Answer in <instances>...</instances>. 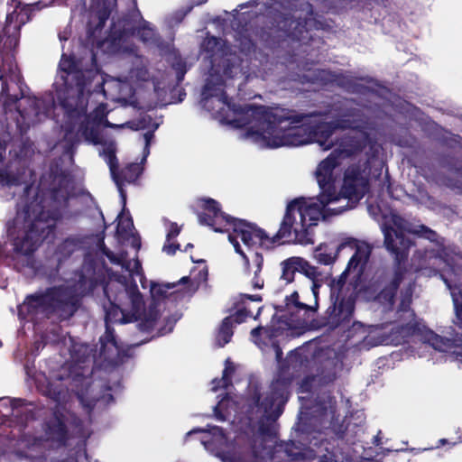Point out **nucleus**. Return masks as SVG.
I'll list each match as a JSON object with an SVG mask.
<instances>
[{
  "label": "nucleus",
  "instance_id": "1",
  "mask_svg": "<svg viewBox=\"0 0 462 462\" xmlns=\"http://www.w3.org/2000/svg\"><path fill=\"white\" fill-rule=\"evenodd\" d=\"M368 158L350 165L345 171L341 191L334 189L320 191L316 198H299L290 202L279 230L269 236L256 226L233 218L221 211L217 201L201 199L203 211L199 214L201 225L210 226L215 232L227 233L235 251L245 260L249 272L254 273L252 285L254 289L263 286L259 276L263 257L254 250L257 247L270 249L282 239L300 245L313 244V226L319 221L339 215L356 207L368 187Z\"/></svg>",
  "mask_w": 462,
  "mask_h": 462
},
{
  "label": "nucleus",
  "instance_id": "2",
  "mask_svg": "<svg viewBox=\"0 0 462 462\" xmlns=\"http://www.w3.org/2000/svg\"><path fill=\"white\" fill-rule=\"evenodd\" d=\"M384 236V245L386 249L395 256L397 265L392 272H380L375 274L368 286L365 289V295L367 300H374L380 303L384 310H392L393 299L398 286L404 282L406 287L402 291L401 302L398 311L402 312V324L393 327L389 338H383L380 343L389 342L399 345L410 337H417L425 344H429L433 349L448 354L455 360L462 364V283H456L455 280L446 277V274L452 273L457 275L454 267L448 259L444 258V249L438 255L433 250L426 251L422 263H420L417 269L430 266L442 272L441 277L450 291L455 310V319L453 323L459 331L452 328L454 335L452 338H444L424 325L415 321L414 314L410 310L412 296L411 279L407 277V271L402 263L408 255V250L411 245V240L406 234H413L427 238L430 241L437 240V234L424 225L412 226L402 217L391 213L385 216L381 225Z\"/></svg>",
  "mask_w": 462,
  "mask_h": 462
},
{
  "label": "nucleus",
  "instance_id": "3",
  "mask_svg": "<svg viewBox=\"0 0 462 462\" xmlns=\"http://www.w3.org/2000/svg\"><path fill=\"white\" fill-rule=\"evenodd\" d=\"M134 64L135 68L131 69L129 77L123 79L99 75L93 60L90 68L87 69L82 60L76 61L73 57L65 54L61 56L54 87L57 99L68 118L69 129L66 138L69 139L75 132L78 141L84 139L88 143H98L97 128L100 125H105L106 106L100 104L88 115V97L92 92H100L112 101L126 103L135 91L134 85L145 82L157 96H162L164 86L161 87V83L154 79L149 80V73L140 58L135 57Z\"/></svg>",
  "mask_w": 462,
  "mask_h": 462
},
{
  "label": "nucleus",
  "instance_id": "4",
  "mask_svg": "<svg viewBox=\"0 0 462 462\" xmlns=\"http://www.w3.org/2000/svg\"><path fill=\"white\" fill-rule=\"evenodd\" d=\"M224 75L209 73L202 90L201 104L213 118L234 128H245L240 138L259 148L300 145L315 140L316 134L307 129V116L282 107L232 105L224 91Z\"/></svg>",
  "mask_w": 462,
  "mask_h": 462
},
{
  "label": "nucleus",
  "instance_id": "5",
  "mask_svg": "<svg viewBox=\"0 0 462 462\" xmlns=\"http://www.w3.org/2000/svg\"><path fill=\"white\" fill-rule=\"evenodd\" d=\"M68 192L53 191L50 198L37 196L32 201L22 199L15 217L6 224V232L13 247L11 255L17 270L32 264V257L40 246L45 230L48 232L61 217L60 208L65 206Z\"/></svg>",
  "mask_w": 462,
  "mask_h": 462
},
{
  "label": "nucleus",
  "instance_id": "6",
  "mask_svg": "<svg viewBox=\"0 0 462 462\" xmlns=\"http://www.w3.org/2000/svg\"><path fill=\"white\" fill-rule=\"evenodd\" d=\"M311 120H305L307 129L316 134L315 140L308 142L305 144L317 143L323 150H328L336 145L334 151L323 160L316 171V179L320 191L334 189V169L340 163V160L348 158L359 151L370 145V150L374 149L368 134L361 129H357L355 120L342 118L333 121L329 120L328 116L319 114H300ZM300 144L299 146H300Z\"/></svg>",
  "mask_w": 462,
  "mask_h": 462
},
{
  "label": "nucleus",
  "instance_id": "7",
  "mask_svg": "<svg viewBox=\"0 0 462 462\" xmlns=\"http://www.w3.org/2000/svg\"><path fill=\"white\" fill-rule=\"evenodd\" d=\"M120 290L113 296L111 291L112 284L105 288V293L110 300L109 307H105L106 332L100 337V353L105 359H110L118 354V346L116 341L114 331L110 323H128L140 319L138 327L140 330L152 332L157 330L158 336L170 333L177 321L174 318H164L161 319L159 311L155 308H150L149 311L141 318V310L143 307V300L136 285H127L125 282L119 281Z\"/></svg>",
  "mask_w": 462,
  "mask_h": 462
},
{
  "label": "nucleus",
  "instance_id": "8",
  "mask_svg": "<svg viewBox=\"0 0 462 462\" xmlns=\"http://www.w3.org/2000/svg\"><path fill=\"white\" fill-rule=\"evenodd\" d=\"M62 344L68 350L69 357L66 360L65 366L69 370V376L72 377L75 386L79 384L85 386V391L78 390V398L88 413L97 404L105 405L112 402L113 396L109 393H104L100 397L96 395L88 400L89 391L92 393L96 385H90L88 375L91 372L90 364L92 363L91 352L89 346L82 343L75 342L71 337H64Z\"/></svg>",
  "mask_w": 462,
  "mask_h": 462
},
{
  "label": "nucleus",
  "instance_id": "9",
  "mask_svg": "<svg viewBox=\"0 0 462 462\" xmlns=\"http://www.w3.org/2000/svg\"><path fill=\"white\" fill-rule=\"evenodd\" d=\"M76 293L69 286H55L28 296L20 306V314L32 316H57L65 319L76 310Z\"/></svg>",
  "mask_w": 462,
  "mask_h": 462
},
{
  "label": "nucleus",
  "instance_id": "10",
  "mask_svg": "<svg viewBox=\"0 0 462 462\" xmlns=\"http://www.w3.org/2000/svg\"><path fill=\"white\" fill-rule=\"evenodd\" d=\"M354 251V254L350 258L346 269L340 275L338 283L345 282L347 276L352 275V279L356 280L362 274L364 268L370 257L371 246L362 241L354 238H346L343 240L336 248L329 247L327 244L319 245L314 252V258L321 264L328 265L333 263L338 254L344 250Z\"/></svg>",
  "mask_w": 462,
  "mask_h": 462
},
{
  "label": "nucleus",
  "instance_id": "11",
  "mask_svg": "<svg viewBox=\"0 0 462 462\" xmlns=\"http://www.w3.org/2000/svg\"><path fill=\"white\" fill-rule=\"evenodd\" d=\"M136 21L124 20L114 23L107 39L101 42V48L112 54L120 52H134L132 38L135 35L144 43L152 44L156 42V36L150 24L140 19L138 25Z\"/></svg>",
  "mask_w": 462,
  "mask_h": 462
},
{
  "label": "nucleus",
  "instance_id": "12",
  "mask_svg": "<svg viewBox=\"0 0 462 462\" xmlns=\"http://www.w3.org/2000/svg\"><path fill=\"white\" fill-rule=\"evenodd\" d=\"M261 301L262 297L258 294L241 295V300L236 303L235 312L225 318L218 328L216 336V342L218 346H224L230 341L235 324L244 322L248 317L257 318L262 309Z\"/></svg>",
  "mask_w": 462,
  "mask_h": 462
},
{
  "label": "nucleus",
  "instance_id": "13",
  "mask_svg": "<svg viewBox=\"0 0 462 462\" xmlns=\"http://www.w3.org/2000/svg\"><path fill=\"white\" fill-rule=\"evenodd\" d=\"M202 55L211 64L209 73L220 75L221 64H223V75L226 78H234L241 71L238 66L231 64L235 57L227 54L224 49V43L216 37H207L202 43Z\"/></svg>",
  "mask_w": 462,
  "mask_h": 462
},
{
  "label": "nucleus",
  "instance_id": "14",
  "mask_svg": "<svg viewBox=\"0 0 462 462\" xmlns=\"http://www.w3.org/2000/svg\"><path fill=\"white\" fill-rule=\"evenodd\" d=\"M52 106L53 98L50 95L42 98L23 96L17 107L20 116L17 125L21 131H26L31 125L44 120Z\"/></svg>",
  "mask_w": 462,
  "mask_h": 462
},
{
  "label": "nucleus",
  "instance_id": "15",
  "mask_svg": "<svg viewBox=\"0 0 462 462\" xmlns=\"http://www.w3.org/2000/svg\"><path fill=\"white\" fill-rule=\"evenodd\" d=\"M106 162L114 181L116 184L124 207L125 206L126 195L123 189L124 183H132L137 180L143 171V168L138 163H130L120 172H117V161L116 157V146L114 143L108 144L104 149Z\"/></svg>",
  "mask_w": 462,
  "mask_h": 462
},
{
  "label": "nucleus",
  "instance_id": "16",
  "mask_svg": "<svg viewBox=\"0 0 462 462\" xmlns=\"http://www.w3.org/2000/svg\"><path fill=\"white\" fill-rule=\"evenodd\" d=\"M197 432L203 433L200 441L205 448L214 453L217 457H220L222 461L243 462L241 457H236L234 454L226 453V448L228 447V442L220 428L214 426L208 430L194 429L187 433V437H189Z\"/></svg>",
  "mask_w": 462,
  "mask_h": 462
},
{
  "label": "nucleus",
  "instance_id": "17",
  "mask_svg": "<svg viewBox=\"0 0 462 462\" xmlns=\"http://www.w3.org/2000/svg\"><path fill=\"white\" fill-rule=\"evenodd\" d=\"M300 262L299 273H303L307 278L310 280V290L314 298V306L300 302L299 300V293L297 291L292 292L286 298V306L290 310H304L305 312L315 311L318 306L317 300L319 285L317 282V278L319 275V273L316 267L312 266L304 258L300 257Z\"/></svg>",
  "mask_w": 462,
  "mask_h": 462
},
{
  "label": "nucleus",
  "instance_id": "18",
  "mask_svg": "<svg viewBox=\"0 0 462 462\" xmlns=\"http://www.w3.org/2000/svg\"><path fill=\"white\" fill-rule=\"evenodd\" d=\"M300 262L299 273H303L307 278L310 280V290L314 298V306L300 302L299 300V293L297 291L292 292L286 298V306L290 310H304L305 312L315 311L318 306L317 300L319 285L317 282V278L319 275V273L316 267L312 266L304 258L300 257Z\"/></svg>",
  "mask_w": 462,
  "mask_h": 462
},
{
  "label": "nucleus",
  "instance_id": "19",
  "mask_svg": "<svg viewBox=\"0 0 462 462\" xmlns=\"http://www.w3.org/2000/svg\"><path fill=\"white\" fill-rule=\"evenodd\" d=\"M288 383L284 380H276L271 385V392L259 403V398L254 401L257 411L267 418L277 417L282 412L280 407L287 401Z\"/></svg>",
  "mask_w": 462,
  "mask_h": 462
},
{
  "label": "nucleus",
  "instance_id": "20",
  "mask_svg": "<svg viewBox=\"0 0 462 462\" xmlns=\"http://www.w3.org/2000/svg\"><path fill=\"white\" fill-rule=\"evenodd\" d=\"M115 5L116 0H104L102 6L98 5L88 12V29L92 36L103 28Z\"/></svg>",
  "mask_w": 462,
  "mask_h": 462
},
{
  "label": "nucleus",
  "instance_id": "21",
  "mask_svg": "<svg viewBox=\"0 0 462 462\" xmlns=\"http://www.w3.org/2000/svg\"><path fill=\"white\" fill-rule=\"evenodd\" d=\"M15 2H17V5L6 17V25L4 28L5 34L18 32L30 20L31 10L35 6L26 5L21 0H16Z\"/></svg>",
  "mask_w": 462,
  "mask_h": 462
},
{
  "label": "nucleus",
  "instance_id": "22",
  "mask_svg": "<svg viewBox=\"0 0 462 462\" xmlns=\"http://www.w3.org/2000/svg\"><path fill=\"white\" fill-rule=\"evenodd\" d=\"M280 334V330L274 328H269L264 327H258L251 331L253 341L261 348L263 346H267L269 343L271 344L278 362L282 357V352L274 338L279 337Z\"/></svg>",
  "mask_w": 462,
  "mask_h": 462
},
{
  "label": "nucleus",
  "instance_id": "23",
  "mask_svg": "<svg viewBox=\"0 0 462 462\" xmlns=\"http://www.w3.org/2000/svg\"><path fill=\"white\" fill-rule=\"evenodd\" d=\"M27 170L17 163H10L5 168H0V185L9 189H16L25 183Z\"/></svg>",
  "mask_w": 462,
  "mask_h": 462
},
{
  "label": "nucleus",
  "instance_id": "24",
  "mask_svg": "<svg viewBox=\"0 0 462 462\" xmlns=\"http://www.w3.org/2000/svg\"><path fill=\"white\" fill-rule=\"evenodd\" d=\"M100 250L110 260L111 263L120 265L123 269L128 272L131 276H142L141 263L137 259H127V256L125 253L115 254L106 247L103 241L100 245Z\"/></svg>",
  "mask_w": 462,
  "mask_h": 462
},
{
  "label": "nucleus",
  "instance_id": "25",
  "mask_svg": "<svg viewBox=\"0 0 462 462\" xmlns=\"http://www.w3.org/2000/svg\"><path fill=\"white\" fill-rule=\"evenodd\" d=\"M354 312V300L351 298L335 302L329 312V322L338 326L349 323Z\"/></svg>",
  "mask_w": 462,
  "mask_h": 462
},
{
  "label": "nucleus",
  "instance_id": "26",
  "mask_svg": "<svg viewBox=\"0 0 462 462\" xmlns=\"http://www.w3.org/2000/svg\"><path fill=\"white\" fill-rule=\"evenodd\" d=\"M118 223L116 235L119 241H130L131 245L137 251L141 246V241L138 236L134 234V224L131 217H125L123 215L117 217Z\"/></svg>",
  "mask_w": 462,
  "mask_h": 462
},
{
  "label": "nucleus",
  "instance_id": "27",
  "mask_svg": "<svg viewBox=\"0 0 462 462\" xmlns=\"http://www.w3.org/2000/svg\"><path fill=\"white\" fill-rule=\"evenodd\" d=\"M24 401L21 399H0V425L5 423V417L18 416L20 413L19 409L23 407Z\"/></svg>",
  "mask_w": 462,
  "mask_h": 462
},
{
  "label": "nucleus",
  "instance_id": "28",
  "mask_svg": "<svg viewBox=\"0 0 462 462\" xmlns=\"http://www.w3.org/2000/svg\"><path fill=\"white\" fill-rule=\"evenodd\" d=\"M300 256H292L285 259L280 263L282 274L281 279L286 283H291L294 280L295 273L299 272Z\"/></svg>",
  "mask_w": 462,
  "mask_h": 462
},
{
  "label": "nucleus",
  "instance_id": "29",
  "mask_svg": "<svg viewBox=\"0 0 462 462\" xmlns=\"http://www.w3.org/2000/svg\"><path fill=\"white\" fill-rule=\"evenodd\" d=\"M152 117L150 116H143L139 122L135 125L134 123H125V124H112L108 120L105 121V126L111 127L115 129H120L124 128L125 126H129L132 129L139 130V129H145V128H152V130H155L159 126V123H152Z\"/></svg>",
  "mask_w": 462,
  "mask_h": 462
},
{
  "label": "nucleus",
  "instance_id": "30",
  "mask_svg": "<svg viewBox=\"0 0 462 462\" xmlns=\"http://www.w3.org/2000/svg\"><path fill=\"white\" fill-rule=\"evenodd\" d=\"M80 240L78 237H68L61 242L57 248L58 259L69 257L80 247Z\"/></svg>",
  "mask_w": 462,
  "mask_h": 462
},
{
  "label": "nucleus",
  "instance_id": "31",
  "mask_svg": "<svg viewBox=\"0 0 462 462\" xmlns=\"http://www.w3.org/2000/svg\"><path fill=\"white\" fill-rule=\"evenodd\" d=\"M169 61L172 69L176 71L177 83H180L184 79V75L187 71L186 63L176 53L170 55Z\"/></svg>",
  "mask_w": 462,
  "mask_h": 462
},
{
  "label": "nucleus",
  "instance_id": "32",
  "mask_svg": "<svg viewBox=\"0 0 462 462\" xmlns=\"http://www.w3.org/2000/svg\"><path fill=\"white\" fill-rule=\"evenodd\" d=\"M237 404L229 398L222 399L215 408V413L217 419L225 420L226 418L220 414V411H226V415H231V411H236Z\"/></svg>",
  "mask_w": 462,
  "mask_h": 462
},
{
  "label": "nucleus",
  "instance_id": "33",
  "mask_svg": "<svg viewBox=\"0 0 462 462\" xmlns=\"http://www.w3.org/2000/svg\"><path fill=\"white\" fill-rule=\"evenodd\" d=\"M44 393L50 396L51 399L55 400L58 402H60L61 400L65 397V391L61 387L60 384H55L54 383H49L46 389L43 390Z\"/></svg>",
  "mask_w": 462,
  "mask_h": 462
},
{
  "label": "nucleus",
  "instance_id": "34",
  "mask_svg": "<svg viewBox=\"0 0 462 462\" xmlns=\"http://www.w3.org/2000/svg\"><path fill=\"white\" fill-rule=\"evenodd\" d=\"M234 369L229 365L228 362H226V367L223 371V376L221 379H215L212 381V391L216 392L220 387H227V385L230 383V374L233 373Z\"/></svg>",
  "mask_w": 462,
  "mask_h": 462
},
{
  "label": "nucleus",
  "instance_id": "35",
  "mask_svg": "<svg viewBox=\"0 0 462 462\" xmlns=\"http://www.w3.org/2000/svg\"><path fill=\"white\" fill-rule=\"evenodd\" d=\"M153 132H154V130L152 129V131H149L143 134V139H144L145 144H144V148H143V152L142 163H143L146 161L148 155L150 154V144L154 136Z\"/></svg>",
  "mask_w": 462,
  "mask_h": 462
},
{
  "label": "nucleus",
  "instance_id": "36",
  "mask_svg": "<svg viewBox=\"0 0 462 462\" xmlns=\"http://www.w3.org/2000/svg\"><path fill=\"white\" fill-rule=\"evenodd\" d=\"M180 232V227L177 226L175 223H170L168 226V231L166 235V240L168 243L171 241L173 238L177 237Z\"/></svg>",
  "mask_w": 462,
  "mask_h": 462
},
{
  "label": "nucleus",
  "instance_id": "37",
  "mask_svg": "<svg viewBox=\"0 0 462 462\" xmlns=\"http://www.w3.org/2000/svg\"><path fill=\"white\" fill-rule=\"evenodd\" d=\"M178 248H179L178 244L171 243V241H170L168 243V241L166 240V242L162 247V251L164 253H166L167 254H175V252Z\"/></svg>",
  "mask_w": 462,
  "mask_h": 462
},
{
  "label": "nucleus",
  "instance_id": "38",
  "mask_svg": "<svg viewBox=\"0 0 462 462\" xmlns=\"http://www.w3.org/2000/svg\"><path fill=\"white\" fill-rule=\"evenodd\" d=\"M1 95L2 97L5 98V104H7L8 102L15 103L17 101V97L15 96L8 95L6 87H3Z\"/></svg>",
  "mask_w": 462,
  "mask_h": 462
},
{
  "label": "nucleus",
  "instance_id": "39",
  "mask_svg": "<svg viewBox=\"0 0 462 462\" xmlns=\"http://www.w3.org/2000/svg\"><path fill=\"white\" fill-rule=\"evenodd\" d=\"M57 419L59 421L60 431L64 432L67 428V424L69 423V418L61 414L60 417H58Z\"/></svg>",
  "mask_w": 462,
  "mask_h": 462
},
{
  "label": "nucleus",
  "instance_id": "40",
  "mask_svg": "<svg viewBox=\"0 0 462 462\" xmlns=\"http://www.w3.org/2000/svg\"><path fill=\"white\" fill-rule=\"evenodd\" d=\"M151 292L153 296L162 293V288L161 286L152 285L151 288Z\"/></svg>",
  "mask_w": 462,
  "mask_h": 462
},
{
  "label": "nucleus",
  "instance_id": "41",
  "mask_svg": "<svg viewBox=\"0 0 462 462\" xmlns=\"http://www.w3.org/2000/svg\"><path fill=\"white\" fill-rule=\"evenodd\" d=\"M5 147L4 144H2L0 143V162H2V160L4 159L5 157Z\"/></svg>",
  "mask_w": 462,
  "mask_h": 462
},
{
  "label": "nucleus",
  "instance_id": "42",
  "mask_svg": "<svg viewBox=\"0 0 462 462\" xmlns=\"http://www.w3.org/2000/svg\"><path fill=\"white\" fill-rule=\"evenodd\" d=\"M297 357V353H291L289 356H288V362L290 364H292L294 359H296Z\"/></svg>",
  "mask_w": 462,
  "mask_h": 462
},
{
  "label": "nucleus",
  "instance_id": "43",
  "mask_svg": "<svg viewBox=\"0 0 462 462\" xmlns=\"http://www.w3.org/2000/svg\"><path fill=\"white\" fill-rule=\"evenodd\" d=\"M23 191L26 193V196H29L32 191V187L26 185L24 188H23Z\"/></svg>",
  "mask_w": 462,
  "mask_h": 462
},
{
  "label": "nucleus",
  "instance_id": "44",
  "mask_svg": "<svg viewBox=\"0 0 462 462\" xmlns=\"http://www.w3.org/2000/svg\"><path fill=\"white\" fill-rule=\"evenodd\" d=\"M71 423L75 424L76 427H80L82 422L77 419H73Z\"/></svg>",
  "mask_w": 462,
  "mask_h": 462
},
{
  "label": "nucleus",
  "instance_id": "45",
  "mask_svg": "<svg viewBox=\"0 0 462 462\" xmlns=\"http://www.w3.org/2000/svg\"><path fill=\"white\" fill-rule=\"evenodd\" d=\"M188 282H189V278L188 277H183L180 281V283H188Z\"/></svg>",
  "mask_w": 462,
  "mask_h": 462
},
{
  "label": "nucleus",
  "instance_id": "46",
  "mask_svg": "<svg viewBox=\"0 0 462 462\" xmlns=\"http://www.w3.org/2000/svg\"><path fill=\"white\" fill-rule=\"evenodd\" d=\"M59 37H60V41H66L68 39V36L65 35V34L64 35L63 34H60Z\"/></svg>",
  "mask_w": 462,
  "mask_h": 462
},
{
  "label": "nucleus",
  "instance_id": "47",
  "mask_svg": "<svg viewBox=\"0 0 462 462\" xmlns=\"http://www.w3.org/2000/svg\"><path fill=\"white\" fill-rule=\"evenodd\" d=\"M421 257H422L421 253H419V252H418V253L414 255V258H413V259H414V260H415V259H417V258H418V259H420Z\"/></svg>",
  "mask_w": 462,
  "mask_h": 462
},
{
  "label": "nucleus",
  "instance_id": "48",
  "mask_svg": "<svg viewBox=\"0 0 462 462\" xmlns=\"http://www.w3.org/2000/svg\"><path fill=\"white\" fill-rule=\"evenodd\" d=\"M439 443H440L441 445H444L445 443H447V439H441L439 440Z\"/></svg>",
  "mask_w": 462,
  "mask_h": 462
},
{
  "label": "nucleus",
  "instance_id": "49",
  "mask_svg": "<svg viewBox=\"0 0 462 462\" xmlns=\"http://www.w3.org/2000/svg\"><path fill=\"white\" fill-rule=\"evenodd\" d=\"M194 291H195V288H194V287H192L191 289H189H189L187 290V292Z\"/></svg>",
  "mask_w": 462,
  "mask_h": 462
},
{
  "label": "nucleus",
  "instance_id": "50",
  "mask_svg": "<svg viewBox=\"0 0 462 462\" xmlns=\"http://www.w3.org/2000/svg\"><path fill=\"white\" fill-rule=\"evenodd\" d=\"M460 441H462V437L460 438Z\"/></svg>",
  "mask_w": 462,
  "mask_h": 462
}]
</instances>
